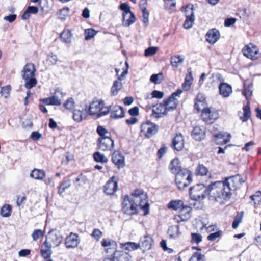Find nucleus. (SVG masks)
<instances>
[{
    "mask_svg": "<svg viewBox=\"0 0 261 261\" xmlns=\"http://www.w3.org/2000/svg\"><path fill=\"white\" fill-rule=\"evenodd\" d=\"M191 180H175L176 185L179 190H184L188 186Z\"/></svg>",
    "mask_w": 261,
    "mask_h": 261,
    "instance_id": "51",
    "label": "nucleus"
},
{
    "mask_svg": "<svg viewBox=\"0 0 261 261\" xmlns=\"http://www.w3.org/2000/svg\"><path fill=\"white\" fill-rule=\"evenodd\" d=\"M123 108L119 106H115L111 112V117L113 119H119L124 117Z\"/></svg>",
    "mask_w": 261,
    "mask_h": 261,
    "instance_id": "28",
    "label": "nucleus"
},
{
    "mask_svg": "<svg viewBox=\"0 0 261 261\" xmlns=\"http://www.w3.org/2000/svg\"><path fill=\"white\" fill-rule=\"evenodd\" d=\"M12 207L9 204L4 205L1 209V215L3 217H8L11 215Z\"/></svg>",
    "mask_w": 261,
    "mask_h": 261,
    "instance_id": "41",
    "label": "nucleus"
},
{
    "mask_svg": "<svg viewBox=\"0 0 261 261\" xmlns=\"http://www.w3.org/2000/svg\"><path fill=\"white\" fill-rule=\"evenodd\" d=\"M56 15L59 19L64 20L65 18V8H63L60 9L57 12Z\"/></svg>",
    "mask_w": 261,
    "mask_h": 261,
    "instance_id": "63",
    "label": "nucleus"
},
{
    "mask_svg": "<svg viewBox=\"0 0 261 261\" xmlns=\"http://www.w3.org/2000/svg\"><path fill=\"white\" fill-rule=\"evenodd\" d=\"M120 9L123 11V14H126L127 13H130V7L125 3H122L120 6Z\"/></svg>",
    "mask_w": 261,
    "mask_h": 261,
    "instance_id": "61",
    "label": "nucleus"
},
{
    "mask_svg": "<svg viewBox=\"0 0 261 261\" xmlns=\"http://www.w3.org/2000/svg\"><path fill=\"white\" fill-rule=\"evenodd\" d=\"M168 233L171 238L175 239L180 234L179 225L171 226L168 230Z\"/></svg>",
    "mask_w": 261,
    "mask_h": 261,
    "instance_id": "38",
    "label": "nucleus"
},
{
    "mask_svg": "<svg viewBox=\"0 0 261 261\" xmlns=\"http://www.w3.org/2000/svg\"><path fill=\"white\" fill-rule=\"evenodd\" d=\"M97 146L102 151L111 150L114 146V142L109 137H101L98 139Z\"/></svg>",
    "mask_w": 261,
    "mask_h": 261,
    "instance_id": "11",
    "label": "nucleus"
},
{
    "mask_svg": "<svg viewBox=\"0 0 261 261\" xmlns=\"http://www.w3.org/2000/svg\"><path fill=\"white\" fill-rule=\"evenodd\" d=\"M51 247L48 245H44L43 243L40 249V253L42 257L45 259L49 258L52 253L50 249Z\"/></svg>",
    "mask_w": 261,
    "mask_h": 261,
    "instance_id": "33",
    "label": "nucleus"
},
{
    "mask_svg": "<svg viewBox=\"0 0 261 261\" xmlns=\"http://www.w3.org/2000/svg\"><path fill=\"white\" fill-rule=\"evenodd\" d=\"M105 105L103 100H99L92 101L89 108V113L90 115H96L97 118H99L98 114L100 113V110L102 106Z\"/></svg>",
    "mask_w": 261,
    "mask_h": 261,
    "instance_id": "14",
    "label": "nucleus"
},
{
    "mask_svg": "<svg viewBox=\"0 0 261 261\" xmlns=\"http://www.w3.org/2000/svg\"><path fill=\"white\" fill-rule=\"evenodd\" d=\"M30 177L35 179H43L45 176V172L41 169H34L31 174Z\"/></svg>",
    "mask_w": 261,
    "mask_h": 261,
    "instance_id": "34",
    "label": "nucleus"
},
{
    "mask_svg": "<svg viewBox=\"0 0 261 261\" xmlns=\"http://www.w3.org/2000/svg\"><path fill=\"white\" fill-rule=\"evenodd\" d=\"M165 8L166 9H172L176 6V2L174 0H164Z\"/></svg>",
    "mask_w": 261,
    "mask_h": 261,
    "instance_id": "59",
    "label": "nucleus"
},
{
    "mask_svg": "<svg viewBox=\"0 0 261 261\" xmlns=\"http://www.w3.org/2000/svg\"><path fill=\"white\" fill-rule=\"evenodd\" d=\"M62 241V237L59 232L53 230L49 231L44 242V245H48L51 247L59 246Z\"/></svg>",
    "mask_w": 261,
    "mask_h": 261,
    "instance_id": "9",
    "label": "nucleus"
},
{
    "mask_svg": "<svg viewBox=\"0 0 261 261\" xmlns=\"http://www.w3.org/2000/svg\"><path fill=\"white\" fill-rule=\"evenodd\" d=\"M117 182L115 180H108L104 186V192L107 195H113L117 190Z\"/></svg>",
    "mask_w": 261,
    "mask_h": 261,
    "instance_id": "22",
    "label": "nucleus"
},
{
    "mask_svg": "<svg viewBox=\"0 0 261 261\" xmlns=\"http://www.w3.org/2000/svg\"><path fill=\"white\" fill-rule=\"evenodd\" d=\"M43 102L47 105L59 106L61 104V100L55 96L44 98L43 99Z\"/></svg>",
    "mask_w": 261,
    "mask_h": 261,
    "instance_id": "35",
    "label": "nucleus"
},
{
    "mask_svg": "<svg viewBox=\"0 0 261 261\" xmlns=\"http://www.w3.org/2000/svg\"><path fill=\"white\" fill-rule=\"evenodd\" d=\"M229 180H219L208 186V195L211 200L220 204L228 202L231 195L232 189Z\"/></svg>",
    "mask_w": 261,
    "mask_h": 261,
    "instance_id": "1",
    "label": "nucleus"
},
{
    "mask_svg": "<svg viewBox=\"0 0 261 261\" xmlns=\"http://www.w3.org/2000/svg\"><path fill=\"white\" fill-rule=\"evenodd\" d=\"M202 241V236L199 233H192L191 234V242L198 244Z\"/></svg>",
    "mask_w": 261,
    "mask_h": 261,
    "instance_id": "54",
    "label": "nucleus"
},
{
    "mask_svg": "<svg viewBox=\"0 0 261 261\" xmlns=\"http://www.w3.org/2000/svg\"><path fill=\"white\" fill-rule=\"evenodd\" d=\"M122 210L125 214L132 215L136 214L138 211V206L128 195L123 197Z\"/></svg>",
    "mask_w": 261,
    "mask_h": 261,
    "instance_id": "7",
    "label": "nucleus"
},
{
    "mask_svg": "<svg viewBox=\"0 0 261 261\" xmlns=\"http://www.w3.org/2000/svg\"><path fill=\"white\" fill-rule=\"evenodd\" d=\"M158 49V48L157 47H148L145 50V56L146 57L153 56L156 53Z\"/></svg>",
    "mask_w": 261,
    "mask_h": 261,
    "instance_id": "56",
    "label": "nucleus"
},
{
    "mask_svg": "<svg viewBox=\"0 0 261 261\" xmlns=\"http://www.w3.org/2000/svg\"><path fill=\"white\" fill-rule=\"evenodd\" d=\"M94 160L97 162L101 163H107L108 161V158L103 154L99 152H96L93 154Z\"/></svg>",
    "mask_w": 261,
    "mask_h": 261,
    "instance_id": "42",
    "label": "nucleus"
},
{
    "mask_svg": "<svg viewBox=\"0 0 261 261\" xmlns=\"http://www.w3.org/2000/svg\"><path fill=\"white\" fill-rule=\"evenodd\" d=\"M220 33L216 29L209 30L206 34V39L211 44L215 43L220 38Z\"/></svg>",
    "mask_w": 261,
    "mask_h": 261,
    "instance_id": "20",
    "label": "nucleus"
},
{
    "mask_svg": "<svg viewBox=\"0 0 261 261\" xmlns=\"http://www.w3.org/2000/svg\"><path fill=\"white\" fill-rule=\"evenodd\" d=\"M192 135L195 140H201L205 136L204 128L202 126H196L192 131Z\"/></svg>",
    "mask_w": 261,
    "mask_h": 261,
    "instance_id": "25",
    "label": "nucleus"
},
{
    "mask_svg": "<svg viewBox=\"0 0 261 261\" xmlns=\"http://www.w3.org/2000/svg\"><path fill=\"white\" fill-rule=\"evenodd\" d=\"M184 59L182 55L172 56L170 58V63L173 67L177 68L183 63Z\"/></svg>",
    "mask_w": 261,
    "mask_h": 261,
    "instance_id": "30",
    "label": "nucleus"
},
{
    "mask_svg": "<svg viewBox=\"0 0 261 261\" xmlns=\"http://www.w3.org/2000/svg\"><path fill=\"white\" fill-rule=\"evenodd\" d=\"M151 98H156L158 99H161L164 96V93L161 91H159L157 90H154L151 93Z\"/></svg>",
    "mask_w": 261,
    "mask_h": 261,
    "instance_id": "64",
    "label": "nucleus"
},
{
    "mask_svg": "<svg viewBox=\"0 0 261 261\" xmlns=\"http://www.w3.org/2000/svg\"><path fill=\"white\" fill-rule=\"evenodd\" d=\"M97 32L93 29H87L85 30V39L86 40L91 39L96 35Z\"/></svg>",
    "mask_w": 261,
    "mask_h": 261,
    "instance_id": "49",
    "label": "nucleus"
},
{
    "mask_svg": "<svg viewBox=\"0 0 261 261\" xmlns=\"http://www.w3.org/2000/svg\"><path fill=\"white\" fill-rule=\"evenodd\" d=\"M178 100L176 98L169 97L167 99L164 101V105L166 108V111H168L175 109L178 104Z\"/></svg>",
    "mask_w": 261,
    "mask_h": 261,
    "instance_id": "27",
    "label": "nucleus"
},
{
    "mask_svg": "<svg viewBox=\"0 0 261 261\" xmlns=\"http://www.w3.org/2000/svg\"><path fill=\"white\" fill-rule=\"evenodd\" d=\"M220 133L214 135V137L216 138V141L217 143L219 144L221 142L224 144H226L229 141L231 135L230 134Z\"/></svg>",
    "mask_w": 261,
    "mask_h": 261,
    "instance_id": "32",
    "label": "nucleus"
},
{
    "mask_svg": "<svg viewBox=\"0 0 261 261\" xmlns=\"http://www.w3.org/2000/svg\"><path fill=\"white\" fill-rule=\"evenodd\" d=\"M184 206V202L180 200H172L168 204L169 208L174 210H180Z\"/></svg>",
    "mask_w": 261,
    "mask_h": 261,
    "instance_id": "37",
    "label": "nucleus"
},
{
    "mask_svg": "<svg viewBox=\"0 0 261 261\" xmlns=\"http://www.w3.org/2000/svg\"><path fill=\"white\" fill-rule=\"evenodd\" d=\"M213 80L212 81L213 83L220 84L224 83V79L221 74L219 73L213 74L212 75Z\"/></svg>",
    "mask_w": 261,
    "mask_h": 261,
    "instance_id": "52",
    "label": "nucleus"
},
{
    "mask_svg": "<svg viewBox=\"0 0 261 261\" xmlns=\"http://www.w3.org/2000/svg\"><path fill=\"white\" fill-rule=\"evenodd\" d=\"M36 71L35 65L31 63L26 64L21 70V76L25 81L24 86L28 90L37 84V80L35 77Z\"/></svg>",
    "mask_w": 261,
    "mask_h": 261,
    "instance_id": "3",
    "label": "nucleus"
},
{
    "mask_svg": "<svg viewBox=\"0 0 261 261\" xmlns=\"http://www.w3.org/2000/svg\"><path fill=\"white\" fill-rule=\"evenodd\" d=\"M253 85L250 83L249 84H244V89L243 91V94L246 97L247 100L250 99L252 94Z\"/></svg>",
    "mask_w": 261,
    "mask_h": 261,
    "instance_id": "36",
    "label": "nucleus"
},
{
    "mask_svg": "<svg viewBox=\"0 0 261 261\" xmlns=\"http://www.w3.org/2000/svg\"><path fill=\"white\" fill-rule=\"evenodd\" d=\"M142 21L145 26H147L149 23V13L147 10L142 11Z\"/></svg>",
    "mask_w": 261,
    "mask_h": 261,
    "instance_id": "57",
    "label": "nucleus"
},
{
    "mask_svg": "<svg viewBox=\"0 0 261 261\" xmlns=\"http://www.w3.org/2000/svg\"><path fill=\"white\" fill-rule=\"evenodd\" d=\"M125 64V68L123 69V71L120 76H119L118 79L114 81L113 83L111 89V95L112 96H116L122 88L123 85L121 81L125 79L126 75L128 73L129 68L128 63L126 62Z\"/></svg>",
    "mask_w": 261,
    "mask_h": 261,
    "instance_id": "6",
    "label": "nucleus"
},
{
    "mask_svg": "<svg viewBox=\"0 0 261 261\" xmlns=\"http://www.w3.org/2000/svg\"><path fill=\"white\" fill-rule=\"evenodd\" d=\"M101 107V110H100V113H99V114H98V117H99L108 114V113L110 111V108H111L110 106L104 107V106H102Z\"/></svg>",
    "mask_w": 261,
    "mask_h": 261,
    "instance_id": "62",
    "label": "nucleus"
},
{
    "mask_svg": "<svg viewBox=\"0 0 261 261\" xmlns=\"http://www.w3.org/2000/svg\"><path fill=\"white\" fill-rule=\"evenodd\" d=\"M184 13L186 17L183 26L185 29H189L193 26L195 21L194 15V7L192 4H188L184 9Z\"/></svg>",
    "mask_w": 261,
    "mask_h": 261,
    "instance_id": "8",
    "label": "nucleus"
},
{
    "mask_svg": "<svg viewBox=\"0 0 261 261\" xmlns=\"http://www.w3.org/2000/svg\"><path fill=\"white\" fill-rule=\"evenodd\" d=\"M120 247L123 250L131 251L138 249L140 247V245L136 243L127 242L124 244L121 243Z\"/></svg>",
    "mask_w": 261,
    "mask_h": 261,
    "instance_id": "31",
    "label": "nucleus"
},
{
    "mask_svg": "<svg viewBox=\"0 0 261 261\" xmlns=\"http://www.w3.org/2000/svg\"><path fill=\"white\" fill-rule=\"evenodd\" d=\"M191 207L184 205L179 210V214L174 217V220L178 223L188 221L191 217Z\"/></svg>",
    "mask_w": 261,
    "mask_h": 261,
    "instance_id": "10",
    "label": "nucleus"
},
{
    "mask_svg": "<svg viewBox=\"0 0 261 261\" xmlns=\"http://www.w3.org/2000/svg\"><path fill=\"white\" fill-rule=\"evenodd\" d=\"M129 197L141 209L148 210L149 204L147 194L141 189L135 190Z\"/></svg>",
    "mask_w": 261,
    "mask_h": 261,
    "instance_id": "4",
    "label": "nucleus"
},
{
    "mask_svg": "<svg viewBox=\"0 0 261 261\" xmlns=\"http://www.w3.org/2000/svg\"><path fill=\"white\" fill-rule=\"evenodd\" d=\"M43 236V231L41 229H35L32 234V237L34 241H37L41 237Z\"/></svg>",
    "mask_w": 261,
    "mask_h": 261,
    "instance_id": "55",
    "label": "nucleus"
},
{
    "mask_svg": "<svg viewBox=\"0 0 261 261\" xmlns=\"http://www.w3.org/2000/svg\"><path fill=\"white\" fill-rule=\"evenodd\" d=\"M204 100L205 98L202 94L197 95L195 107L198 111L201 110L202 120L206 123L211 124L218 118V113L215 109L212 108L201 109V107L204 106Z\"/></svg>",
    "mask_w": 261,
    "mask_h": 261,
    "instance_id": "2",
    "label": "nucleus"
},
{
    "mask_svg": "<svg viewBox=\"0 0 261 261\" xmlns=\"http://www.w3.org/2000/svg\"><path fill=\"white\" fill-rule=\"evenodd\" d=\"M70 115L75 122H80L86 118L87 112L86 110H80L75 109L70 113L69 115Z\"/></svg>",
    "mask_w": 261,
    "mask_h": 261,
    "instance_id": "17",
    "label": "nucleus"
},
{
    "mask_svg": "<svg viewBox=\"0 0 261 261\" xmlns=\"http://www.w3.org/2000/svg\"><path fill=\"white\" fill-rule=\"evenodd\" d=\"M141 131L146 137L150 138L157 132L158 126L149 121H147L141 125Z\"/></svg>",
    "mask_w": 261,
    "mask_h": 261,
    "instance_id": "13",
    "label": "nucleus"
},
{
    "mask_svg": "<svg viewBox=\"0 0 261 261\" xmlns=\"http://www.w3.org/2000/svg\"><path fill=\"white\" fill-rule=\"evenodd\" d=\"M116 245V242L110 239H102L101 241V246L103 247H107L109 246H115Z\"/></svg>",
    "mask_w": 261,
    "mask_h": 261,
    "instance_id": "53",
    "label": "nucleus"
},
{
    "mask_svg": "<svg viewBox=\"0 0 261 261\" xmlns=\"http://www.w3.org/2000/svg\"><path fill=\"white\" fill-rule=\"evenodd\" d=\"M189 194L191 198L195 201H201L208 194V187L203 184H197L190 188Z\"/></svg>",
    "mask_w": 261,
    "mask_h": 261,
    "instance_id": "5",
    "label": "nucleus"
},
{
    "mask_svg": "<svg viewBox=\"0 0 261 261\" xmlns=\"http://www.w3.org/2000/svg\"><path fill=\"white\" fill-rule=\"evenodd\" d=\"M76 105L73 98L72 97L68 98L66 100V110L68 111L67 114L69 115L70 113L76 109Z\"/></svg>",
    "mask_w": 261,
    "mask_h": 261,
    "instance_id": "43",
    "label": "nucleus"
},
{
    "mask_svg": "<svg viewBox=\"0 0 261 261\" xmlns=\"http://www.w3.org/2000/svg\"><path fill=\"white\" fill-rule=\"evenodd\" d=\"M172 146L177 151L181 150L184 147V140L181 134H177L172 140Z\"/></svg>",
    "mask_w": 261,
    "mask_h": 261,
    "instance_id": "18",
    "label": "nucleus"
},
{
    "mask_svg": "<svg viewBox=\"0 0 261 261\" xmlns=\"http://www.w3.org/2000/svg\"><path fill=\"white\" fill-rule=\"evenodd\" d=\"M131 256L127 253L120 251H115L113 253L114 261H130Z\"/></svg>",
    "mask_w": 261,
    "mask_h": 261,
    "instance_id": "24",
    "label": "nucleus"
},
{
    "mask_svg": "<svg viewBox=\"0 0 261 261\" xmlns=\"http://www.w3.org/2000/svg\"><path fill=\"white\" fill-rule=\"evenodd\" d=\"M222 234V231L221 230L218 231L214 233H211L207 236V240L213 241L215 240L217 238L219 237Z\"/></svg>",
    "mask_w": 261,
    "mask_h": 261,
    "instance_id": "58",
    "label": "nucleus"
},
{
    "mask_svg": "<svg viewBox=\"0 0 261 261\" xmlns=\"http://www.w3.org/2000/svg\"><path fill=\"white\" fill-rule=\"evenodd\" d=\"M259 51L257 47L252 43L245 46L242 49L243 55L251 60H255L257 58L256 56L259 54Z\"/></svg>",
    "mask_w": 261,
    "mask_h": 261,
    "instance_id": "12",
    "label": "nucleus"
},
{
    "mask_svg": "<svg viewBox=\"0 0 261 261\" xmlns=\"http://www.w3.org/2000/svg\"><path fill=\"white\" fill-rule=\"evenodd\" d=\"M207 172V168L202 164H199L195 170V174L196 175L204 176L206 175Z\"/></svg>",
    "mask_w": 261,
    "mask_h": 261,
    "instance_id": "44",
    "label": "nucleus"
},
{
    "mask_svg": "<svg viewBox=\"0 0 261 261\" xmlns=\"http://www.w3.org/2000/svg\"><path fill=\"white\" fill-rule=\"evenodd\" d=\"M251 199L254 202V205L256 207L257 205L261 204V192L257 191L255 194L250 196Z\"/></svg>",
    "mask_w": 261,
    "mask_h": 261,
    "instance_id": "45",
    "label": "nucleus"
},
{
    "mask_svg": "<svg viewBox=\"0 0 261 261\" xmlns=\"http://www.w3.org/2000/svg\"><path fill=\"white\" fill-rule=\"evenodd\" d=\"M167 113L165 105L161 103L155 106H153L152 110V115L155 118H160Z\"/></svg>",
    "mask_w": 261,
    "mask_h": 261,
    "instance_id": "16",
    "label": "nucleus"
},
{
    "mask_svg": "<svg viewBox=\"0 0 261 261\" xmlns=\"http://www.w3.org/2000/svg\"><path fill=\"white\" fill-rule=\"evenodd\" d=\"M112 161L118 168H122L125 166L124 156L118 151H114L113 153Z\"/></svg>",
    "mask_w": 261,
    "mask_h": 261,
    "instance_id": "15",
    "label": "nucleus"
},
{
    "mask_svg": "<svg viewBox=\"0 0 261 261\" xmlns=\"http://www.w3.org/2000/svg\"><path fill=\"white\" fill-rule=\"evenodd\" d=\"M189 261H205V257L201 253L196 252L190 258Z\"/></svg>",
    "mask_w": 261,
    "mask_h": 261,
    "instance_id": "47",
    "label": "nucleus"
},
{
    "mask_svg": "<svg viewBox=\"0 0 261 261\" xmlns=\"http://www.w3.org/2000/svg\"><path fill=\"white\" fill-rule=\"evenodd\" d=\"M11 90V87L10 85H6L1 88L0 91V94L1 96L4 98H7L10 96V92Z\"/></svg>",
    "mask_w": 261,
    "mask_h": 261,
    "instance_id": "46",
    "label": "nucleus"
},
{
    "mask_svg": "<svg viewBox=\"0 0 261 261\" xmlns=\"http://www.w3.org/2000/svg\"><path fill=\"white\" fill-rule=\"evenodd\" d=\"M80 243L78 236L76 233H71L66 237V248H72L77 246Z\"/></svg>",
    "mask_w": 261,
    "mask_h": 261,
    "instance_id": "21",
    "label": "nucleus"
},
{
    "mask_svg": "<svg viewBox=\"0 0 261 261\" xmlns=\"http://www.w3.org/2000/svg\"><path fill=\"white\" fill-rule=\"evenodd\" d=\"M178 176L185 179H192V173L187 169H181L177 174Z\"/></svg>",
    "mask_w": 261,
    "mask_h": 261,
    "instance_id": "39",
    "label": "nucleus"
},
{
    "mask_svg": "<svg viewBox=\"0 0 261 261\" xmlns=\"http://www.w3.org/2000/svg\"><path fill=\"white\" fill-rule=\"evenodd\" d=\"M193 81L192 74L191 72H190L188 75H186L185 81L182 84V88L185 90H188L192 84Z\"/></svg>",
    "mask_w": 261,
    "mask_h": 261,
    "instance_id": "40",
    "label": "nucleus"
},
{
    "mask_svg": "<svg viewBox=\"0 0 261 261\" xmlns=\"http://www.w3.org/2000/svg\"><path fill=\"white\" fill-rule=\"evenodd\" d=\"M102 236V232L98 229H94L92 233V236L97 241H99Z\"/></svg>",
    "mask_w": 261,
    "mask_h": 261,
    "instance_id": "60",
    "label": "nucleus"
},
{
    "mask_svg": "<svg viewBox=\"0 0 261 261\" xmlns=\"http://www.w3.org/2000/svg\"><path fill=\"white\" fill-rule=\"evenodd\" d=\"M152 242V240L151 237L148 235L144 236L143 237L141 238L140 240V243H139L140 245V248L143 251L148 250L151 248Z\"/></svg>",
    "mask_w": 261,
    "mask_h": 261,
    "instance_id": "23",
    "label": "nucleus"
},
{
    "mask_svg": "<svg viewBox=\"0 0 261 261\" xmlns=\"http://www.w3.org/2000/svg\"><path fill=\"white\" fill-rule=\"evenodd\" d=\"M163 80V76L162 73H160L156 74H152L150 77L151 82L154 84H159Z\"/></svg>",
    "mask_w": 261,
    "mask_h": 261,
    "instance_id": "50",
    "label": "nucleus"
},
{
    "mask_svg": "<svg viewBox=\"0 0 261 261\" xmlns=\"http://www.w3.org/2000/svg\"><path fill=\"white\" fill-rule=\"evenodd\" d=\"M250 116V108L248 106H245L243 108V116L240 115V119L243 122L247 121Z\"/></svg>",
    "mask_w": 261,
    "mask_h": 261,
    "instance_id": "48",
    "label": "nucleus"
},
{
    "mask_svg": "<svg viewBox=\"0 0 261 261\" xmlns=\"http://www.w3.org/2000/svg\"><path fill=\"white\" fill-rule=\"evenodd\" d=\"M122 25L129 27L136 21V17L132 12L123 14Z\"/></svg>",
    "mask_w": 261,
    "mask_h": 261,
    "instance_id": "26",
    "label": "nucleus"
},
{
    "mask_svg": "<svg viewBox=\"0 0 261 261\" xmlns=\"http://www.w3.org/2000/svg\"><path fill=\"white\" fill-rule=\"evenodd\" d=\"M169 168L172 173L176 174L181 170L179 160L177 158L173 159L170 162Z\"/></svg>",
    "mask_w": 261,
    "mask_h": 261,
    "instance_id": "29",
    "label": "nucleus"
},
{
    "mask_svg": "<svg viewBox=\"0 0 261 261\" xmlns=\"http://www.w3.org/2000/svg\"><path fill=\"white\" fill-rule=\"evenodd\" d=\"M219 91L222 97H228L232 93V88L230 85L224 82L219 84Z\"/></svg>",
    "mask_w": 261,
    "mask_h": 261,
    "instance_id": "19",
    "label": "nucleus"
}]
</instances>
